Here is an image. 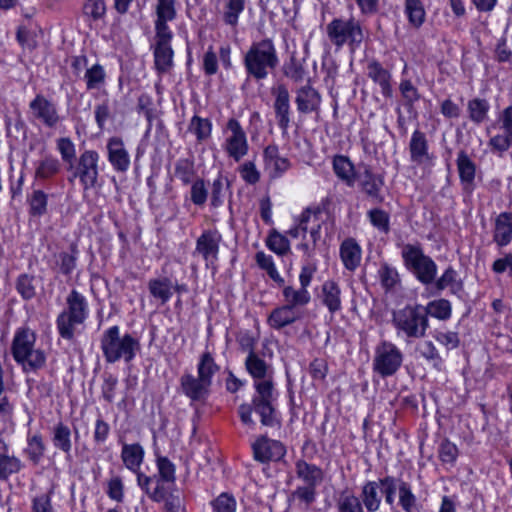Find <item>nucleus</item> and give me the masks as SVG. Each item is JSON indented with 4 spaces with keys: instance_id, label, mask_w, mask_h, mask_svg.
<instances>
[{
    "instance_id": "30",
    "label": "nucleus",
    "mask_w": 512,
    "mask_h": 512,
    "mask_svg": "<svg viewBox=\"0 0 512 512\" xmlns=\"http://www.w3.org/2000/svg\"><path fill=\"white\" fill-rule=\"evenodd\" d=\"M300 318V314L296 309L288 305H282L273 309L268 316L267 322L274 329H281L293 324Z\"/></svg>"
},
{
    "instance_id": "12",
    "label": "nucleus",
    "mask_w": 512,
    "mask_h": 512,
    "mask_svg": "<svg viewBox=\"0 0 512 512\" xmlns=\"http://www.w3.org/2000/svg\"><path fill=\"white\" fill-rule=\"evenodd\" d=\"M356 181L361 191L374 204H380L384 201L382 189L384 179L381 175L375 174L370 166L361 163L357 168Z\"/></svg>"
},
{
    "instance_id": "40",
    "label": "nucleus",
    "mask_w": 512,
    "mask_h": 512,
    "mask_svg": "<svg viewBox=\"0 0 512 512\" xmlns=\"http://www.w3.org/2000/svg\"><path fill=\"white\" fill-rule=\"evenodd\" d=\"M52 442L55 448L65 454H70L72 448L71 430L63 422H59L54 426Z\"/></svg>"
},
{
    "instance_id": "29",
    "label": "nucleus",
    "mask_w": 512,
    "mask_h": 512,
    "mask_svg": "<svg viewBox=\"0 0 512 512\" xmlns=\"http://www.w3.org/2000/svg\"><path fill=\"white\" fill-rule=\"evenodd\" d=\"M320 299L331 314L340 311L342 308L341 289L335 281L328 280L322 284Z\"/></svg>"
},
{
    "instance_id": "52",
    "label": "nucleus",
    "mask_w": 512,
    "mask_h": 512,
    "mask_svg": "<svg viewBox=\"0 0 512 512\" xmlns=\"http://www.w3.org/2000/svg\"><path fill=\"white\" fill-rule=\"evenodd\" d=\"M57 149L62 157V160L67 164V169L74 168L76 157L75 145L68 137H62L57 140Z\"/></svg>"
},
{
    "instance_id": "6",
    "label": "nucleus",
    "mask_w": 512,
    "mask_h": 512,
    "mask_svg": "<svg viewBox=\"0 0 512 512\" xmlns=\"http://www.w3.org/2000/svg\"><path fill=\"white\" fill-rule=\"evenodd\" d=\"M321 212L306 209L300 215L297 224L287 231L292 238L302 237V242L298 245L307 257H312L321 239Z\"/></svg>"
},
{
    "instance_id": "42",
    "label": "nucleus",
    "mask_w": 512,
    "mask_h": 512,
    "mask_svg": "<svg viewBox=\"0 0 512 512\" xmlns=\"http://www.w3.org/2000/svg\"><path fill=\"white\" fill-rule=\"evenodd\" d=\"M462 183L472 184L475 179L476 166L465 151H460L456 160Z\"/></svg>"
},
{
    "instance_id": "11",
    "label": "nucleus",
    "mask_w": 512,
    "mask_h": 512,
    "mask_svg": "<svg viewBox=\"0 0 512 512\" xmlns=\"http://www.w3.org/2000/svg\"><path fill=\"white\" fill-rule=\"evenodd\" d=\"M99 154L94 150L84 151L78 158L77 165H74L72 176L69 181L79 178L84 190L91 189L97 184L99 169Z\"/></svg>"
},
{
    "instance_id": "33",
    "label": "nucleus",
    "mask_w": 512,
    "mask_h": 512,
    "mask_svg": "<svg viewBox=\"0 0 512 512\" xmlns=\"http://www.w3.org/2000/svg\"><path fill=\"white\" fill-rule=\"evenodd\" d=\"M333 170L336 176L348 187H353L357 178V170L348 157L337 155L333 159Z\"/></svg>"
},
{
    "instance_id": "17",
    "label": "nucleus",
    "mask_w": 512,
    "mask_h": 512,
    "mask_svg": "<svg viewBox=\"0 0 512 512\" xmlns=\"http://www.w3.org/2000/svg\"><path fill=\"white\" fill-rule=\"evenodd\" d=\"M29 108L33 116L49 128L56 127L60 121L56 106L43 95L38 94L30 102Z\"/></svg>"
},
{
    "instance_id": "18",
    "label": "nucleus",
    "mask_w": 512,
    "mask_h": 512,
    "mask_svg": "<svg viewBox=\"0 0 512 512\" xmlns=\"http://www.w3.org/2000/svg\"><path fill=\"white\" fill-rule=\"evenodd\" d=\"M107 158L113 169L117 172H126L131 164L130 155L120 137H111L107 144Z\"/></svg>"
},
{
    "instance_id": "46",
    "label": "nucleus",
    "mask_w": 512,
    "mask_h": 512,
    "mask_svg": "<svg viewBox=\"0 0 512 512\" xmlns=\"http://www.w3.org/2000/svg\"><path fill=\"white\" fill-rule=\"evenodd\" d=\"M159 478L157 481H161L166 486H174L175 483V465L164 456H158L156 460Z\"/></svg>"
},
{
    "instance_id": "24",
    "label": "nucleus",
    "mask_w": 512,
    "mask_h": 512,
    "mask_svg": "<svg viewBox=\"0 0 512 512\" xmlns=\"http://www.w3.org/2000/svg\"><path fill=\"white\" fill-rule=\"evenodd\" d=\"M265 168L269 170L272 177H279L290 167V161L281 156L278 147L269 145L263 152Z\"/></svg>"
},
{
    "instance_id": "57",
    "label": "nucleus",
    "mask_w": 512,
    "mask_h": 512,
    "mask_svg": "<svg viewBox=\"0 0 512 512\" xmlns=\"http://www.w3.org/2000/svg\"><path fill=\"white\" fill-rule=\"evenodd\" d=\"M82 10L83 15L89 20L99 21L106 13V5L103 0H86Z\"/></svg>"
},
{
    "instance_id": "36",
    "label": "nucleus",
    "mask_w": 512,
    "mask_h": 512,
    "mask_svg": "<svg viewBox=\"0 0 512 512\" xmlns=\"http://www.w3.org/2000/svg\"><path fill=\"white\" fill-rule=\"evenodd\" d=\"M404 13L413 28L419 29L425 22L426 11L421 0H405Z\"/></svg>"
},
{
    "instance_id": "21",
    "label": "nucleus",
    "mask_w": 512,
    "mask_h": 512,
    "mask_svg": "<svg viewBox=\"0 0 512 512\" xmlns=\"http://www.w3.org/2000/svg\"><path fill=\"white\" fill-rule=\"evenodd\" d=\"M210 385L198 376L184 373L180 377V389L182 393L193 402L205 400L210 393Z\"/></svg>"
},
{
    "instance_id": "47",
    "label": "nucleus",
    "mask_w": 512,
    "mask_h": 512,
    "mask_svg": "<svg viewBox=\"0 0 512 512\" xmlns=\"http://www.w3.org/2000/svg\"><path fill=\"white\" fill-rule=\"evenodd\" d=\"M245 0H226L224 5L223 20L227 25L236 26L240 14L244 11Z\"/></svg>"
},
{
    "instance_id": "61",
    "label": "nucleus",
    "mask_w": 512,
    "mask_h": 512,
    "mask_svg": "<svg viewBox=\"0 0 512 512\" xmlns=\"http://www.w3.org/2000/svg\"><path fill=\"white\" fill-rule=\"evenodd\" d=\"M267 246L278 255H285L290 250L289 240L277 231H273L267 238Z\"/></svg>"
},
{
    "instance_id": "26",
    "label": "nucleus",
    "mask_w": 512,
    "mask_h": 512,
    "mask_svg": "<svg viewBox=\"0 0 512 512\" xmlns=\"http://www.w3.org/2000/svg\"><path fill=\"white\" fill-rule=\"evenodd\" d=\"M493 240L500 247L512 241V212H502L496 217Z\"/></svg>"
},
{
    "instance_id": "53",
    "label": "nucleus",
    "mask_w": 512,
    "mask_h": 512,
    "mask_svg": "<svg viewBox=\"0 0 512 512\" xmlns=\"http://www.w3.org/2000/svg\"><path fill=\"white\" fill-rule=\"evenodd\" d=\"M255 259H256L257 265L261 269L265 270L267 272V274L269 275V277L274 282L278 283L279 285L284 284V279L278 273V271L275 267V264L273 262V259L270 255H266L264 252H257Z\"/></svg>"
},
{
    "instance_id": "35",
    "label": "nucleus",
    "mask_w": 512,
    "mask_h": 512,
    "mask_svg": "<svg viewBox=\"0 0 512 512\" xmlns=\"http://www.w3.org/2000/svg\"><path fill=\"white\" fill-rule=\"evenodd\" d=\"M148 290L154 299L164 305L172 297L173 284L167 277L153 278L148 281Z\"/></svg>"
},
{
    "instance_id": "3",
    "label": "nucleus",
    "mask_w": 512,
    "mask_h": 512,
    "mask_svg": "<svg viewBox=\"0 0 512 512\" xmlns=\"http://www.w3.org/2000/svg\"><path fill=\"white\" fill-rule=\"evenodd\" d=\"M100 342L107 363H116L120 360L129 363L140 350L139 340L129 333L121 335L117 325L105 330Z\"/></svg>"
},
{
    "instance_id": "58",
    "label": "nucleus",
    "mask_w": 512,
    "mask_h": 512,
    "mask_svg": "<svg viewBox=\"0 0 512 512\" xmlns=\"http://www.w3.org/2000/svg\"><path fill=\"white\" fill-rule=\"evenodd\" d=\"M417 351L423 358L431 362L435 368L438 370L441 369L443 363L442 358L439 355L435 345L431 341H424L418 344Z\"/></svg>"
},
{
    "instance_id": "25",
    "label": "nucleus",
    "mask_w": 512,
    "mask_h": 512,
    "mask_svg": "<svg viewBox=\"0 0 512 512\" xmlns=\"http://www.w3.org/2000/svg\"><path fill=\"white\" fill-rule=\"evenodd\" d=\"M155 31H171L168 22L176 18V0H156Z\"/></svg>"
},
{
    "instance_id": "56",
    "label": "nucleus",
    "mask_w": 512,
    "mask_h": 512,
    "mask_svg": "<svg viewBox=\"0 0 512 512\" xmlns=\"http://www.w3.org/2000/svg\"><path fill=\"white\" fill-rule=\"evenodd\" d=\"M211 507L214 512H236L237 501L231 493L223 492L211 501Z\"/></svg>"
},
{
    "instance_id": "10",
    "label": "nucleus",
    "mask_w": 512,
    "mask_h": 512,
    "mask_svg": "<svg viewBox=\"0 0 512 512\" xmlns=\"http://www.w3.org/2000/svg\"><path fill=\"white\" fill-rule=\"evenodd\" d=\"M403 359L402 351L394 343L383 340L374 350L373 371L382 378L392 376L402 366Z\"/></svg>"
},
{
    "instance_id": "8",
    "label": "nucleus",
    "mask_w": 512,
    "mask_h": 512,
    "mask_svg": "<svg viewBox=\"0 0 512 512\" xmlns=\"http://www.w3.org/2000/svg\"><path fill=\"white\" fill-rule=\"evenodd\" d=\"M406 267L413 272L418 281L424 285L432 284L436 278L437 265L425 255L418 245L406 244L401 252Z\"/></svg>"
},
{
    "instance_id": "28",
    "label": "nucleus",
    "mask_w": 512,
    "mask_h": 512,
    "mask_svg": "<svg viewBox=\"0 0 512 512\" xmlns=\"http://www.w3.org/2000/svg\"><path fill=\"white\" fill-rule=\"evenodd\" d=\"M145 451L139 443H124L121 449V460L123 465L132 473L138 472L144 462Z\"/></svg>"
},
{
    "instance_id": "59",
    "label": "nucleus",
    "mask_w": 512,
    "mask_h": 512,
    "mask_svg": "<svg viewBox=\"0 0 512 512\" xmlns=\"http://www.w3.org/2000/svg\"><path fill=\"white\" fill-rule=\"evenodd\" d=\"M175 177L179 179L184 185L192 182L194 177V164L189 159H179L175 163Z\"/></svg>"
},
{
    "instance_id": "54",
    "label": "nucleus",
    "mask_w": 512,
    "mask_h": 512,
    "mask_svg": "<svg viewBox=\"0 0 512 512\" xmlns=\"http://www.w3.org/2000/svg\"><path fill=\"white\" fill-rule=\"evenodd\" d=\"M59 170V160L52 156H46L39 162L35 171V176L40 179H47L57 174Z\"/></svg>"
},
{
    "instance_id": "27",
    "label": "nucleus",
    "mask_w": 512,
    "mask_h": 512,
    "mask_svg": "<svg viewBox=\"0 0 512 512\" xmlns=\"http://www.w3.org/2000/svg\"><path fill=\"white\" fill-rule=\"evenodd\" d=\"M340 258L344 267L354 271L361 262L362 250L353 238L345 239L340 245Z\"/></svg>"
},
{
    "instance_id": "64",
    "label": "nucleus",
    "mask_w": 512,
    "mask_h": 512,
    "mask_svg": "<svg viewBox=\"0 0 512 512\" xmlns=\"http://www.w3.org/2000/svg\"><path fill=\"white\" fill-rule=\"evenodd\" d=\"M163 499L161 502L165 503L167 512H179L181 508V498L178 490L173 489L172 486L163 485Z\"/></svg>"
},
{
    "instance_id": "9",
    "label": "nucleus",
    "mask_w": 512,
    "mask_h": 512,
    "mask_svg": "<svg viewBox=\"0 0 512 512\" xmlns=\"http://www.w3.org/2000/svg\"><path fill=\"white\" fill-rule=\"evenodd\" d=\"M326 33L330 42L337 48L345 44L359 46L364 35L361 24L355 18H335L326 26Z\"/></svg>"
},
{
    "instance_id": "20",
    "label": "nucleus",
    "mask_w": 512,
    "mask_h": 512,
    "mask_svg": "<svg viewBox=\"0 0 512 512\" xmlns=\"http://www.w3.org/2000/svg\"><path fill=\"white\" fill-rule=\"evenodd\" d=\"M275 97L274 111L277 124L282 131H286L290 125V95L285 85L280 84L272 89Z\"/></svg>"
},
{
    "instance_id": "44",
    "label": "nucleus",
    "mask_w": 512,
    "mask_h": 512,
    "mask_svg": "<svg viewBox=\"0 0 512 512\" xmlns=\"http://www.w3.org/2000/svg\"><path fill=\"white\" fill-rule=\"evenodd\" d=\"M424 311L426 317L430 315L439 320H448L452 314V307L448 300L441 298L429 302L427 306L424 307Z\"/></svg>"
},
{
    "instance_id": "39",
    "label": "nucleus",
    "mask_w": 512,
    "mask_h": 512,
    "mask_svg": "<svg viewBox=\"0 0 512 512\" xmlns=\"http://www.w3.org/2000/svg\"><path fill=\"white\" fill-rule=\"evenodd\" d=\"M214 357L210 352H204L199 358L197 364V376L204 380L210 386L212 385L213 376L219 371Z\"/></svg>"
},
{
    "instance_id": "19",
    "label": "nucleus",
    "mask_w": 512,
    "mask_h": 512,
    "mask_svg": "<svg viewBox=\"0 0 512 512\" xmlns=\"http://www.w3.org/2000/svg\"><path fill=\"white\" fill-rule=\"evenodd\" d=\"M500 128L503 134L490 138L489 146L498 152H505L512 146V105L506 107L499 115Z\"/></svg>"
},
{
    "instance_id": "55",
    "label": "nucleus",
    "mask_w": 512,
    "mask_h": 512,
    "mask_svg": "<svg viewBox=\"0 0 512 512\" xmlns=\"http://www.w3.org/2000/svg\"><path fill=\"white\" fill-rule=\"evenodd\" d=\"M45 452V444L40 434H35L28 438V446L25 453L28 458L34 463L38 464Z\"/></svg>"
},
{
    "instance_id": "38",
    "label": "nucleus",
    "mask_w": 512,
    "mask_h": 512,
    "mask_svg": "<svg viewBox=\"0 0 512 512\" xmlns=\"http://www.w3.org/2000/svg\"><path fill=\"white\" fill-rule=\"evenodd\" d=\"M133 473L136 475L137 484L141 490H143L152 501L161 502L163 499L162 490L164 484L156 480V486L151 488L150 484L153 481V477L144 474L141 469Z\"/></svg>"
},
{
    "instance_id": "31",
    "label": "nucleus",
    "mask_w": 512,
    "mask_h": 512,
    "mask_svg": "<svg viewBox=\"0 0 512 512\" xmlns=\"http://www.w3.org/2000/svg\"><path fill=\"white\" fill-rule=\"evenodd\" d=\"M295 472L297 477L306 485L318 486L324 479V473L320 467L303 459L296 461Z\"/></svg>"
},
{
    "instance_id": "49",
    "label": "nucleus",
    "mask_w": 512,
    "mask_h": 512,
    "mask_svg": "<svg viewBox=\"0 0 512 512\" xmlns=\"http://www.w3.org/2000/svg\"><path fill=\"white\" fill-rule=\"evenodd\" d=\"M188 130L196 136L199 142H202L211 136L212 124L209 119L193 116Z\"/></svg>"
},
{
    "instance_id": "15",
    "label": "nucleus",
    "mask_w": 512,
    "mask_h": 512,
    "mask_svg": "<svg viewBox=\"0 0 512 512\" xmlns=\"http://www.w3.org/2000/svg\"><path fill=\"white\" fill-rule=\"evenodd\" d=\"M252 450L254 459L261 463L279 461L286 454V449L280 441L270 439L266 436H260L252 444Z\"/></svg>"
},
{
    "instance_id": "14",
    "label": "nucleus",
    "mask_w": 512,
    "mask_h": 512,
    "mask_svg": "<svg viewBox=\"0 0 512 512\" xmlns=\"http://www.w3.org/2000/svg\"><path fill=\"white\" fill-rule=\"evenodd\" d=\"M227 129L231 134L226 138L224 149L230 158L239 162L247 155L249 150L246 133L239 121L234 118L227 122Z\"/></svg>"
},
{
    "instance_id": "60",
    "label": "nucleus",
    "mask_w": 512,
    "mask_h": 512,
    "mask_svg": "<svg viewBox=\"0 0 512 512\" xmlns=\"http://www.w3.org/2000/svg\"><path fill=\"white\" fill-rule=\"evenodd\" d=\"M16 290L24 300H30L36 295L34 277L28 274H21L16 281Z\"/></svg>"
},
{
    "instance_id": "63",
    "label": "nucleus",
    "mask_w": 512,
    "mask_h": 512,
    "mask_svg": "<svg viewBox=\"0 0 512 512\" xmlns=\"http://www.w3.org/2000/svg\"><path fill=\"white\" fill-rule=\"evenodd\" d=\"M438 455L442 463L454 465L459 455V450L450 440L444 439L439 445Z\"/></svg>"
},
{
    "instance_id": "45",
    "label": "nucleus",
    "mask_w": 512,
    "mask_h": 512,
    "mask_svg": "<svg viewBox=\"0 0 512 512\" xmlns=\"http://www.w3.org/2000/svg\"><path fill=\"white\" fill-rule=\"evenodd\" d=\"M7 447L4 446L5 452H0V479L6 480L10 475L18 473L23 464L19 458L15 456H9L6 453Z\"/></svg>"
},
{
    "instance_id": "5",
    "label": "nucleus",
    "mask_w": 512,
    "mask_h": 512,
    "mask_svg": "<svg viewBox=\"0 0 512 512\" xmlns=\"http://www.w3.org/2000/svg\"><path fill=\"white\" fill-rule=\"evenodd\" d=\"M392 324L398 336L404 335L408 339H419L426 335L429 320L423 306L407 305L393 312Z\"/></svg>"
},
{
    "instance_id": "22",
    "label": "nucleus",
    "mask_w": 512,
    "mask_h": 512,
    "mask_svg": "<svg viewBox=\"0 0 512 512\" xmlns=\"http://www.w3.org/2000/svg\"><path fill=\"white\" fill-rule=\"evenodd\" d=\"M321 101L319 92L309 84L302 86L296 92L295 103L297 110L302 114L319 112Z\"/></svg>"
},
{
    "instance_id": "62",
    "label": "nucleus",
    "mask_w": 512,
    "mask_h": 512,
    "mask_svg": "<svg viewBox=\"0 0 512 512\" xmlns=\"http://www.w3.org/2000/svg\"><path fill=\"white\" fill-rule=\"evenodd\" d=\"M107 496L117 502L121 503L124 500V483L119 475H113L109 478L106 485Z\"/></svg>"
},
{
    "instance_id": "1",
    "label": "nucleus",
    "mask_w": 512,
    "mask_h": 512,
    "mask_svg": "<svg viewBox=\"0 0 512 512\" xmlns=\"http://www.w3.org/2000/svg\"><path fill=\"white\" fill-rule=\"evenodd\" d=\"M246 368L250 375L255 378V394L252 398V404H241L238 408L239 417L243 424L254 426L255 421L252 418V411H255L261 419L264 426H279L276 411L273 405L275 401L274 387L269 374V367L253 351L249 353L245 361Z\"/></svg>"
},
{
    "instance_id": "32",
    "label": "nucleus",
    "mask_w": 512,
    "mask_h": 512,
    "mask_svg": "<svg viewBox=\"0 0 512 512\" xmlns=\"http://www.w3.org/2000/svg\"><path fill=\"white\" fill-rule=\"evenodd\" d=\"M411 161L416 164H423L429 160L428 142L423 132L415 130L409 143Z\"/></svg>"
},
{
    "instance_id": "41",
    "label": "nucleus",
    "mask_w": 512,
    "mask_h": 512,
    "mask_svg": "<svg viewBox=\"0 0 512 512\" xmlns=\"http://www.w3.org/2000/svg\"><path fill=\"white\" fill-rule=\"evenodd\" d=\"M457 277L458 274L456 270L449 266L438 279L435 278L432 284H434L437 292L450 288L452 293H457L462 289V282L458 280Z\"/></svg>"
},
{
    "instance_id": "43",
    "label": "nucleus",
    "mask_w": 512,
    "mask_h": 512,
    "mask_svg": "<svg viewBox=\"0 0 512 512\" xmlns=\"http://www.w3.org/2000/svg\"><path fill=\"white\" fill-rule=\"evenodd\" d=\"M283 297L286 305L296 309L298 306H305L310 302L311 296L307 289L300 287L294 289L292 286H286L283 289Z\"/></svg>"
},
{
    "instance_id": "34",
    "label": "nucleus",
    "mask_w": 512,
    "mask_h": 512,
    "mask_svg": "<svg viewBox=\"0 0 512 512\" xmlns=\"http://www.w3.org/2000/svg\"><path fill=\"white\" fill-rule=\"evenodd\" d=\"M359 498L367 512L378 511L381 505L379 483L377 481L366 482L361 489Z\"/></svg>"
},
{
    "instance_id": "16",
    "label": "nucleus",
    "mask_w": 512,
    "mask_h": 512,
    "mask_svg": "<svg viewBox=\"0 0 512 512\" xmlns=\"http://www.w3.org/2000/svg\"><path fill=\"white\" fill-rule=\"evenodd\" d=\"M154 59L155 67L160 73L167 72L173 63V50L170 42L173 34L171 31H155Z\"/></svg>"
},
{
    "instance_id": "7",
    "label": "nucleus",
    "mask_w": 512,
    "mask_h": 512,
    "mask_svg": "<svg viewBox=\"0 0 512 512\" xmlns=\"http://www.w3.org/2000/svg\"><path fill=\"white\" fill-rule=\"evenodd\" d=\"M66 304L67 309L58 315L56 324L59 335L71 340L75 327L83 324L88 316V303L82 294L73 289L66 298Z\"/></svg>"
},
{
    "instance_id": "37",
    "label": "nucleus",
    "mask_w": 512,
    "mask_h": 512,
    "mask_svg": "<svg viewBox=\"0 0 512 512\" xmlns=\"http://www.w3.org/2000/svg\"><path fill=\"white\" fill-rule=\"evenodd\" d=\"M489 110L490 104L483 98H473L467 103L468 118L476 125H480L488 119Z\"/></svg>"
},
{
    "instance_id": "4",
    "label": "nucleus",
    "mask_w": 512,
    "mask_h": 512,
    "mask_svg": "<svg viewBox=\"0 0 512 512\" xmlns=\"http://www.w3.org/2000/svg\"><path fill=\"white\" fill-rule=\"evenodd\" d=\"M36 334L28 327L16 330L11 352L14 360L21 364L24 370H37L45 364V354L35 349Z\"/></svg>"
},
{
    "instance_id": "51",
    "label": "nucleus",
    "mask_w": 512,
    "mask_h": 512,
    "mask_svg": "<svg viewBox=\"0 0 512 512\" xmlns=\"http://www.w3.org/2000/svg\"><path fill=\"white\" fill-rule=\"evenodd\" d=\"M399 505L404 512H413L417 505V498L412 492L408 482H400L398 487Z\"/></svg>"
},
{
    "instance_id": "23",
    "label": "nucleus",
    "mask_w": 512,
    "mask_h": 512,
    "mask_svg": "<svg viewBox=\"0 0 512 512\" xmlns=\"http://www.w3.org/2000/svg\"><path fill=\"white\" fill-rule=\"evenodd\" d=\"M368 77L381 88L384 97L391 98L393 89L391 85V73L385 69L378 61H370L367 65Z\"/></svg>"
},
{
    "instance_id": "48",
    "label": "nucleus",
    "mask_w": 512,
    "mask_h": 512,
    "mask_svg": "<svg viewBox=\"0 0 512 512\" xmlns=\"http://www.w3.org/2000/svg\"><path fill=\"white\" fill-rule=\"evenodd\" d=\"M338 512H365L358 496L350 492H343L337 500Z\"/></svg>"
},
{
    "instance_id": "13",
    "label": "nucleus",
    "mask_w": 512,
    "mask_h": 512,
    "mask_svg": "<svg viewBox=\"0 0 512 512\" xmlns=\"http://www.w3.org/2000/svg\"><path fill=\"white\" fill-rule=\"evenodd\" d=\"M221 234L216 230H205L196 240L194 257H200L206 267L213 266L218 260Z\"/></svg>"
},
{
    "instance_id": "50",
    "label": "nucleus",
    "mask_w": 512,
    "mask_h": 512,
    "mask_svg": "<svg viewBox=\"0 0 512 512\" xmlns=\"http://www.w3.org/2000/svg\"><path fill=\"white\" fill-rule=\"evenodd\" d=\"M87 90L99 89L105 83L106 73L100 64L87 68L84 74Z\"/></svg>"
},
{
    "instance_id": "2",
    "label": "nucleus",
    "mask_w": 512,
    "mask_h": 512,
    "mask_svg": "<svg viewBox=\"0 0 512 512\" xmlns=\"http://www.w3.org/2000/svg\"><path fill=\"white\" fill-rule=\"evenodd\" d=\"M247 76L259 81L267 78L269 72L279 64V58L274 42L265 38L253 42L243 58Z\"/></svg>"
}]
</instances>
